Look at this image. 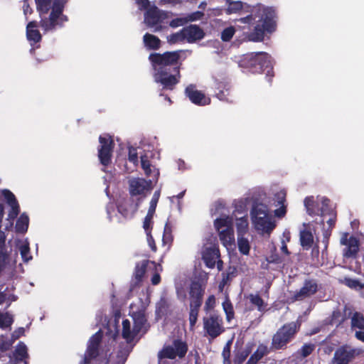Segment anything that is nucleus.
Listing matches in <instances>:
<instances>
[{"label":"nucleus","instance_id":"1","mask_svg":"<svg viewBox=\"0 0 364 364\" xmlns=\"http://www.w3.org/2000/svg\"><path fill=\"white\" fill-rule=\"evenodd\" d=\"M181 50L166 51L163 53H151L149 55V60L154 70V82L160 84V96H164L162 91H172L180 82L181 75Z\"/></svg>","mask_w":364,"mask_h":364},{"label":"nucleus","instance_id":"2","mask_svg":"<svg viewBox=\"0 0 364 364\" xmlns=\"http://www.w3.org/2000/svg\"><path fill=\"white\" fill-rule=\"evenodd\" d=\"M275 10L270 7L259 6L251 9V14L237 20V22L248 25H256L248 38L254 42L262 41L266 33H271L276 30Z\"/></svg>","mask_w":364,"mask_h":364},{"label":"nucleus","instance_id":"3","mask_svg":"<svg viewBox=\"0 0 364 364\" xmlns=\"http://www.w3.org/2000/svg\"><path fill=\"white\" fill-rule=\"evenodd\" d=\"M68 0H35L39 14L40 26L44 33L61 28L68 21V17L63 14Z\"/></svg>","mask_w":364,"mask_h":364},{"label":"nucleus","instance_id":"4","mask_svg":"<svg viewBox=\"0 0 364 364\" xmlns=\"http://www.w3.org/2000/svg\"><path fill=\"white\" fill-rule=\"evenodd\" d=\"M239 66L252 73H261L266 70L267 80L271 82L274 76L271 56L266 52L249 53L243 55L239 60Z\"/></svg>","mask_w":364,"mask_h":364},{"label":"nucleus","instance_id":"5","mask_svg":"<svg viewBox=\"0 0 364 364\" xmlns=\"http://www.w3.org/2000/svg\"><path fill=\"white\" fill-rule=\"evenodd\" d=\"M300 328L301 323L299 321H291L284 324L273 335L272 348L275 350L286 349L288 343L294 339Z\"/></svg>","mask_w":364,"mask_h":364},{"label":"nucleus","instance_id":"6","mask_svg":"<svg viewBox=\"0 0 364 364\" xmlns=\"http://www.w3.org/2000/svg\"><path fill=\"white\" fill-rule=\"evenodd\" d=\"M103 333L99 330L88 340L87 348L80 364H108L109 359L100 354V346L102 342Z\"/></svg>","mask_w":364,"mask_h":364},{"label":"nucleus","instance_id":"7","mask_svg":"<svg viewBox=\"0 0 364 364\" xmlns=\"http://www.w3.org/2000/svg\"><path fill=\"white\" fill-rule=\"evenodd\" d=\"M214 226L218 232L221 243L225 247H228L235 244L233 220L231 217L225 215L216 218Z\"/></svg>","mask_w":364,"mask_h":364},{"label":"nucleus","instance_id":"8","mask_svg":"<svg viewBox=\"0 0 364 364\" xmlns=\"http://www.w3.org/2000/svg\"><path fill=\"white\" fill-rule=\"evenodd\" d=\"M362 353L360 348L344 344L338 347L331 360V364H350Z\"/></svg>","mask_w":364,"mask_h":364},{"label":"nucleus","instance_id":"9","mask_svg":"<svg viewBox=\"0 0 364 364\" xmlns=\"http://www.w3.org/2000/svg\"><path fill=\"white\" fill-rule=\"evenodd\" d=\"M188 345L186 342L181 339H174L171 346H165L159 352L158 357L159 359L168 358L173 360L176 357L183 358L188 352Z\"/></svg>","mask_w":364,"mask_h":364},{"label":"nucleus","instance_id":"10","mask_svg":"<svg viewBox=\"0 0 364 364\" xmlns=\"http://www.w3.org/2000/svg\"><path fill=\"white\" fill-rule=\"evenodd\" d=\"M100 146L98 147V158L101 164L107 166L112 162V153L114 148V141L109 134L99 136Z\"/></svg>","mask_w":364,"mask_h":364},{"label":"nucleus","instance_id":"11","mask_svg":"<svg viewBox=\"0 0 364 364\" xmlns=\"http://www.w3.org/2000/svg\"><path fill=\"white\" fill-rule=\"evenodd\" d=\"M203 329L212 338L215 339L225 331L223 318L217 314H210L203 317Z\"/></svg>","mask_w":364,"mask_h":364},{"label":"nucleus","instance_id":"12","mask_svg":"<svg viewBox=\"0 0 364 364\" xmlns=\"http://www.w3.org/2000/svg\"><path fill=\"white\" fill-rule=\"evenodd\" d=\"M168 18L165 11H161L156 6H151L144 14V23L149 28H154V31L157 32L162 30L160 26L164 21Z\"/></svg>","mask_w":364,"mask_h":364},{"label":"nucleus","instance_id":"13","mask_svg":"<svg viewBox=\"0 0 364 364\" xmlns=\"http://www.w3.org/2000/svg\"><path fill=\"white\" fill-rule=\"evenodd\" d=\"M318 290L317 281L314 279H305L303 286L289 298L291 303L304 301L314 296Z\"/></svg>","mask_w":364,"mask_h":364},{"label":"nucleus","instance_id":"14","mask_svg":"<svg viewBox=\"0 0 364 364\" xmlns=\"http://www.w3.org/2000/svg\"><path fill=\"white\" fill-rule=\"evenodd\" d=\"M340 242L345 247L343 250V256L345 258L355 259L359 252L360 242L354 236H350L348 232H344L340 240Z\"/></svg>","mask_w":364,"mask_h":364},{"label":"nucleus","instance_id":"15","mask_svg":"<svg viewBox=\"0 0 364 364\" xmlns=\"http://www.w3.org/2000/svg\"><path fill=\"white\" fill-rule=\"evenodd\" d=\"M185 95L194 105L198 106L208 105L211 102L209 97L200 90L196 89V85L190 84L185 89Z\"/></svg>","mask_w":364,"mask_h":364},{"label":"nucleus","instance_id":"16","mask_svg":"<svg viewBox=\"0 0 364 364\" xmlns=\"http://www.w3.org/2000/svg\"><path fill=\"white\" fill-rule=\"evenodd\" d=\"M183 36L188 43H193L198 41L202 40L205 33L204 31L198 25L191 24L183 28Z\"/></svg>","mask_w":364,"mask_h":364},{"label":"nucleus","instance_id":"17","mask_svg":"<svg viewBox=\"0 0 364 364\" xmlns=\"http://www.w3.org/2000/svg\"><path fill=\"white\" fill-rule=\"evenodd\" d=\"M150 181L144 178H133L129 181V190L132 196H144L145 191L149 188Z\"/></svg>","mask_w":364,"mask_h":364},{"label":"nucleus","instance_id":"18","mask_svg":"<svg viewBox=\"0 0 364 364\" xmlns=\"http://www.w3.org/2000/svg\"><path fill=\"white\" fill-rule=\"evenodd\" d=\"M287 192L281 190L274 194V205L278 207L274 210V215L277 218H283L287 213L286 203Z\"/></svg>","mask_w":364,"mask_h":364},{"label":"nucleus","instance_id":"19","mask_svg":"<svg viewBox=\"0 0 364 364\" xmlns=\"http://www.w3.org/2000/svg\"><path fill=\"white\" fill-rule=\"evenodd\" d=\"M220 257L218 248L215 247H206L202 253V259L208 268L213 269L216 264V259Z\"/></svg>","mask_w":364,"mask_h":364},{"label":"nucleus","instance_id":"20","mask_svg":"<svg viewBox=\"0 0 364 364\" xmlns=\"http://www.w3.org/2000/svg\"><path fill=\"white\" fill-rule=\"evenodd\" d=\"M38 26H40V22L36 21H31L26 26V37L32 46L42 40V36L37 28Z\"/></svg>","mask_w":364,"mask_h":364},{"label":"nucleus","instance_id":"21","mask_svg":"<svg viewBox=\"0 0 364 364\" xmlns=\"http://www.w3.org/2000/svg\"><path fill=\"white\" fill-rule=\"evenodd\" d=\"M255 228L257 230H261L264 232L269 233L275 228L274 222L271 221L269 215L265 218L259 217L258 218L252 219Z\"/></svg>","mask_w":364,"mask_h":364},{"label":"nucleus","instance_id":"22","mask_svg":"<svg viewBox=\"0 0 364 364\" xmlns=\"http://www.w3.org/2000/svg\"><path fill=\"white\" fill-rule=\"evenodd\" d=\"M304 206L306 209L307 213L311 216L326 215V210H320L319 204L314 200V196H308L304 199Z\"/></svg>","mask_w":364,"mask_h":364},{"label":"nucleus","instance_id":"23","mask_svg":"<svg viewBox=\"0 0 364 364\" xmlns=\"http://www.w3.org/2000/svg\"><path fill=\"white\" fill-rule=\"evenodd\" d=\"M28 356L26 346L23 342H19L13 353L10 362L11 364H20Z\"/></svg>","mask_w":364,"mask_h":364},{"label":"nucleus","instance_id":"24","mask_svg":"<svg viewBox=\"0 0 364 364\" xmlns=\"http://www.w3.org/2000/svg\"><path fill=\"white\" fill-rule=\"evenodd\" d=\"M190 298L193 303H203V296L204 294V289L202 285L196 282H192L190 287Z\"/></svg>","mask_w":364,"mask_h":364},{"label":"nucleus","instance_id":"25","mask_svg":"<svg viewBox=\"0 0 364 364\" xmlns=\"http://www.w3.org/2000/svg\"><path fill=\"white\" fill-rule=\"evenodd\" d=\"M149 264H151L154 268H156V263L148 259L142 260L136 264L134 272V277L137 282L142 281Z\"/></svg>","mask_w":364,"mask_h":364},{"label":"nucleus","instance_id":"26","mask_svg":"<svg viewBox=\"0 0 364 364\" xmlns=\"http://www.w3.org/2000/svg\"><path fill=\"white\" fill-rule=\"evenodd\" d=\"M143 43L147 50H157L161 46V41L159 38L149 33L144 35Z\"/></svg>","mask_w":364,"mask_h":364},{"label":"nucleus","instance_id":"27","mask_svg":"<svg viewBox=\"0 0 364 364\" xmlns=\"http://www.w3.org/2000/svg\"><path fill=\"white\" fill-rule=\"evenodd\" d=\"M268 347L264 344H259L257 350L251 355L246 364H257L265 355L269 354Z\"/></svg>","mask_w":364,"mask_h":364},{"label":"nucleus","instance_id":"28","mask_svg":"<svg viewBox=\"0 0 364 364\" xmlns=\"http://www.w3.org/2000/svg\"><path fill=\"white\" fill-rule=\"evenodd\" d=\"M314 243V236L309 230H302L300 231V245L304 250H309Z\"/></svg>","mask_w":364,"mask_h":364},{"label":"nucleus","instance_id":"29","mask_svg":"<svg viewBox=\"0 0 364 364\" xmlns=\"http://www.w3.org/2000/svg\"><path fill=\"white\" fill-rule=\"evenodd\" d=\"M268 208L267 206L263 203H255L252 205L250 211V215L252 219L258 218H265L268 216Z\"/></svg>","mask_w":364,"mask_h":364},{"label":"nucleus","instance_id":"30","mask_svg":"<svg viewBox=\"0 0 364 364\" xmlns=\"http://www.w3.org/2000/svg\"><path fill=\"white\" fill-rule=\"evenodd\" d=\"M122 336L127 343H132L136 336L134 333V330L131 331L130 321L128 319H124L122 321Z\"/></svg>","mask_w":364,"mask_h":364},{"label":"nucleus","instance_id":"31","mask_svg":"<svg viewBox=\"0 0 364 364\" xmlns=\"http://www.w3.org/2000/svg\"><path fill=\"white\" fill-rule=\"evenodd\" d=\"M252 352L250 346H246L244 348H240L235 353L233 363L234 364H243L247 357Z\"/></svg>","mask_w":364,"mask_h":364},{"label":"nucleus","instance_id":"32","mask_svg":"<svg viewBox=\"0 0 364 364\" xmlns=\"http://www.w3.org/2000/svg\"><path fill=\"white\" fill-rule=\"evenodd\" d=\"M202 304L190 302V311H189V323L191 328H193L197 321L198 312Z\"/></svg>","mask_w":364,"mask_h":364},{"label":"nucleus","instance_id":"33","mask_svg":"<svg viewBox=\"0 0 364 364\" xmlns=\"http://www.w3.org/2000/svg\"><path fill=\"white\" fill-rule=\"evenodd\" d=\"M29 218L27 215L22 213L18 218L16 223V232L18 233H25L28 228Z\"/></svg>","mask_w":364,"mask_h":364},{"label":"nucleus","instance_id":"34","mask_svg":"<svg viewBox=\"0 0 364 364\" xmlns=\"http://www.w3.org/2000/svg\"><path fill=\"white\" fill-rule=\"evenodd\" d=\"M248 225L249 223L247 215L237 219L236 229L237 236H245L248 231Z\"/></svg>","mask_w":364,"mask_h":364},{"label":"nucleus","instance_id":"35","mask_svg":"<svg viewBox=\"0 0 364 364\" xmlns=\"http://www.w3.org/2000/svg\"><path fill=\"white\" fill-rule=\"evenodd\" d=\"M248 299L250 302L257 308V311L262 312L265 310L267 304L258 294H250Z\"/></svg>","mask_w":364,"mask_h":364},{"label":"nucleus","instance_id":"36","mask_svg":"<svg viewBox=\"0 0 364 364\" xmlns=\"http://www.w3.org/2000/svg\"><path fill=\"white\" fill-rule=\"evenodd\" d=\"M237 247L239 252L244 255H247L250 253V245L249 240L244 236H237Z\"/></svg>","mask_w":364,"mask_h":364},{"label":"nucleus","instance_id":"37","mask_svg":"<svg viewBox=\"0 0 364 364\" xmlns=\"http://www.w3.org/2000/svg\"><path fill=\"white\" fill-rule=\"evenodd\" d=\"M351 326L364 330V316L361 313L357 311L353 313L351 317Z\"/></svg>","mask_w":364,"mask_h":364},{"label":"nucleus","instance_id":"38","mask_svg":"<svg viewBox=\"0 0 364 364\" xmlns=\"http://www.w3.org/2000/svg\"><path fill=\"white\" fill-rule=\"evenodd\" d=\"M146 322V317L144 314H138L134 318V330L135 335H138V333L141 331L144 324Z\"/></svg>","mask_w":364,"mask_h":364},{"label":"nucleus","instance_id":"39","mask_svg":"<svg viewBox=\"0 0 364 364\" xmlns=\"http://www.w3.org/2000/svg\"><path fill=\"white\" fill-rule=\"evenodd\" d=\"M223 308L226 314L227 321H230L234 318L235 312L233 306L228 298L223 302Z\"/></svg>","mask_w":364,"mask_h":364},{"label":"nucleus","instance_id":"40","mask_svg":"<svg viewBox=\"0 0 364 364\" xmlns=\"http://www.w3.org/2000/svg\"><path fill=\"white\" fill-rule=\"evenodd\" d=\"M343 284L350 289H363L364 288V284L356 279L345 277L343 279Z\"/></svg>","mask_w":364,"mask_h":364},{"label":"nucleus","instance_id":"41","mask_svg":"<svg viewBox=\"0 0 364 364\" xmlns=\"http://www.w3.org/2000/svg\"><path fill=\"white\" fill-rule=\"evenodd\" d=\"M160 195H161L160 190L156 191L154 192V193L152 196V198L150 201V205H149V208L147 213L151 214L153 215H154L156 208L157 206V203H158L159 198H160Z\"/></svg>","mask_w":364,"mask_h":364},{"label":"nucleus","instance_id":"42","mask_svg":"<svg viewBox=\"0 0 364 364\" xmlns=\"http://www.w3.org/2000/svg\"><path fill=\"white\" fill-rule=\"evenodd\" d=\"M315 347L313 343H304L299 349V353L302 358H305L314 352Z\"/></svg>","mask_w":364,"mask_h":364},{"label":"nucleus","instance_id":"43","mask_svg":"<svg viewBox=\"0 0 364 364\" xmlns=\"http://www.w3.org/2000/svg\"><path fill=\"white\" fill-rule=\"evenodd\" d=\"M231 343L232 341H228L223 349L222 356L223 358V364H231Z\"/></svg>","mask_w":364,"mask_h":364},{"label":"nucleus","instance_id":"44","mask_svg":"<svg viewBox=\"0 0 364 364\" xmlns=\"http://www.w3.org/2000/svg\"><path fill=\"white\" fill-rule=\"evenodd\" d=\"M14 343L13 339H9L8 336L1 335L0 336V350L1 352H6L9 350Z\"/></svg>","mask_w":364,"mask_h":364},{"label":"nucleus","instance_id":"45","mask_svg":"<svg viewBox=\"0 0 364 364\" xmlns=\"http://www.w3.org/2000/svg\"><path fill=\"white\" fill-rule=\"evenodd\" d=\"M218 89V92H215V95L218 100H220V101H225L229 102H232V100H230L228 98V95L230 94L229 89H225V87H223V85H219Z\"/></svg>","mask_w":364,"mask_h":364},{"label":"nucleus","instance_id":"46","mask_svg":"<svg viewBox=\"0 0 364 364\" xmlns=\"http://www.w3.org/2000/svg\"><path fill=\"white\" fill-rule=\"evenodd\" d=\"M13 318L9 314H3L0 312V328H6L11 326L13 323Z\"/></svg>","mask_w":364,"mask_h":364},{"label":"nucleus","instance_id":"47","mask_svg":"<svg viewBox=\"0 0 364 364\" xmlns=\"http://www.w3.org/2000/svg\"><path fill=\"white\" fill-rule=\"evenodd\" d=\"M243 10V3L240 1H232L227 8V13L230 14L237 13Z\"/></svg>","mask_w":364,"mask_h":364},{"label":"nucleus","instance_id":"48","mask_svg":"<svg viewBox=\"0 0 364 364\" xmlns=\"http://www.w3.org/2000/svg\"><path fill=\"white\" fill-rule=\"evenodd\" d=\"M162 241L164 245L170 244L173 241V236L171 234V227L168 223H166L164 226Z\"/></svg>","mask_w":364,"mask_h":364},{"label":"nucleus","instance_id":"49","mask_svg":"<svg viewBox=\"0 0 364 364\" xmlns=\"http://www.w3.org/2000/svg\"><path fill=\"white\" fill-rule=\"evenodd\" d=\"M183 28L177 32L171 34L169 36H168V41L171 44H174L178 42H183L186 41L185 36H183Z\"/></svg>","mask_w":364,"mask_h":364},{"label":"nucleus","instance_id":"50","mask_svg":"<svg viewBox=\"0 0 364 364\" xmlns=\"http://www.w3.org/2000/svg\"><path fill=\"white\" fill-rule=\"evenodd\" d=\"M235 33V29L233 26H229V27L225 28L221 32L222 41H225V42L230 41L232 39V38L233 37Z\"/></svg>","mask_w":364,"mask_h":364},{"label":"nucleus","instance_id":"51","mask_svg":"<svg viewBox=\"0 0 364 364\" xmlns=\"http://www.w3.org/2000/svg\"><path fill=\"white\" fill-rule=\"evenodd\" d=\"M141 168L144 169L145 174L147 176H150L151 173V163L150 161L148 159V157L146 155L141 156Z\"/></svg>","mask_w":364,"mask_h":364},{"label":"nucleus","instance_id":"52","mask_svg":"<svg viewBox=\"0 0 364 364\" xmlns=\"http://www.w3.org/2000/svg\"><path fill=\"white\" fill-rule=\"evenodd\" d=\"M20 252L22 259L24 262H28L32 259V256L30 255V247L28 244L22 245L20 247Z\"/></svg>","mask_w":364,"mask_h":364},{"label":"nucleus","instance_id":"53","mask_svg":"<svg viewBox=\"0 0 364 364\" xmlns=\"http://www.w3.org/2000/svg\"><path fill=\"white\" fill-rule=\"evenodd\" d=\"M2 195L9 205L18 202L15 195L8 189L3 190Z\"/></svg>","mask_w":364,"mask_h":364},{"label":"nucleus","instance_id":"54","mask_svg":"<svg viewBox=\"0 0 364 364\" xmlns=\"http://www.w3.org/2000/svg\"><path fill=\"white\" fill-rule=\"evenodd\" d=\"M153 218L154 215L149 213H147L144 218L143 228L146 234L151 232V230L152 229Z\"/></svg>","mask_w":364,"mask_h":364},{"label":"nucleus","instance_id":"55","mask_svg":"<svg viewBox=\"0 0 364 364\" xmlns=\"http://www.w3.org/2000/svg\"><path fill=\"white\" fill-rule=\"evenodd\" d=\"M9 206L11 207V210L9 213V218L11 219H15L20 213L18 202L9 205Z\"/></svg>","mask_w":364,"mask_h":364},{"label":"nucleus","instance_id":"56","mask_svg":"<svg viewBox=\"0 0 364 364\" xmlns=\"http://www.w3.org/2000/svg\"><path fill=\"white\" fill-rule=\"evenodd\" d=\"M128 159L134 165H136L138 164V154L136 151V149L132 146L129 148Z\"/></svg>","mask_w":364,"mask_h":364},{"label":"nucleus","instance_id":"57","mask_svg":"<svg viewBox=\"0 0 364 364\" xmlns=\"http://www.w3.org/2000/svg\"><path fill=\"white\" fill-rule=\"evenodd\" d=\"M203 16H204V13L203 12L200 11H195V12H193V13L188 14L186 17V19L187 22H188V21H198V20L201 19Z\"/></svg>","mask_w":364,"mask_h":364},{"label":"nucleus","instance_id":"58","mask_svg":"<svg viewBox=\"0 0 364 364\" xmlns=\"http://www.w3.org/2000/svg\"><path fill=\"white\" fill-rule=\"evenodd\" d=\"M215 304V298L214 295H210L208 296L207 300L205 301L204 309L205 311H208L209 310L214 308Z\"/></svg>","mask_w":364,"mask_h":364},{"label":"nucleus","instance_id":"59","mask_svg":"<svg viewBox=\"0 0 364 364\" xmlns=\"http://www.w3.org/2000/svg\"><path fill=\"white\" fill-rule=\"evenodd\" d=\"M186 19L185 18H176L171 20L169 23V26L172 28H176L186 23Z\"/></svg>","mask_w":364,"mask_h":364},{"label":"nucleus","instance_id":"60","mask_svg":"<svg viewBox=\"0 0 364 364\" xmlns=\"http://www.w3.org/2000/svg\"><path fill=\"white\" fill-rule=\"evenodd\" d=\"M6 235L4 232L0 230V254L7 253L6 249Z\"/></svg>","mask_w":364,"mask_h":364},{"label":"nucleus","instance_id":"61","mask_svg":"<svg viewBox=\"0 0 364 364\" xmlns=\"http://www.w3.org/2000/svg\"><path fill=\"white\" fill-rule=\"evenodd\" d=\"M135 3L138 5L139 9L142 10H147L150 8V2L149 0H134Z\"/></svg>","mask_w":364,"mask_h":364},{"label":"nucleus","instance_id":"62","mask_svg":"<svg viewBox=\"0 0 364 364\" xmlns=\"http://www.w3.org/2000/svg\"><path fill=\"white\" fill-rule=\"evenodd\" d=\"M128 353H123L122 350H120L117 353V361L114 364H124L127 359Z\"/></svg>","mask_w":364,"mask_h":364},{"label":"nucleus","instance_id":"63","mask_svg":"<svg viewBox=\"0 0 364 364\" xmlns=\"http://www.w3.org/2000/svg\"><path fill=\"white\" fill-rule=\"evenodd\" d=\"M146 235H147V240H148L149 247H151V249L153 252H156L157 250V247H156L155 241L151 235V233L148 232L146 234Z\"/></svg>","mask_w":364,"mask_h":364},{"label":"nucleus","instance_id":"64","mask_svg":"<svg viewBox=\"0 0 364 364\" xmlns=\"http://www.w3.org/2000/svg\"><path fill=\"white\" fill-rule=\"evenodd\" d=\"M24 332H25L24 328H23V327L18 328L17 330H16L12 333L13 340L14 341L16 339H18L19 337H21V336H23L24 334Z\"/></svg>","mask_w":364,"mask_h":364}]
</instances>
